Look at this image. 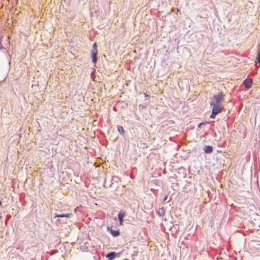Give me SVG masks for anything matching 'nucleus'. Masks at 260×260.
<instances>
[{
	"instance_id": "obj_10",
	"label": "nucleus",
	"mask_w": 260,
	"mask_h": 260,
	"mask_svg": "<svg viewBox=\"0 0 260 260\" xmlns=\"http://www.w3.org/2000/svg\"><path fill=\"white\" fill-rule=\"evenodd\" d=\"M111 234L114 236H117L120 234L119 232L118 231H112Z\"/></svg>"
},
{
	"instance_id": "obj_9",
	"label": "nucleus",
	"mask_w": 260,
	"mask_h": 260,
	"mask_svg": "<svg viewBox=\"0 0 260 260\" xmlns=\"http://www.w3.org/2000/svg\"><path fill=\"white\" fill-rule=\"evenodd\" d=\"M257 61L260 63V44L259 45L258 47V53H257Z\"/></svg>"
},
{
	"instance_id": "obj_1",
	"label": "nucleus",
	"mask_w": 260,
	"mask_h": 260,
	"mask_svg": "<svg viewBox=\"0 0 260 260\" xmlns=\"http://www.w3.org/2000/svg\"><path fill=\"white\" fill-rule=\"evenodd\" d=\"M224 100V95L222 92H219L214 95L212 99L211 105L213 106L212 114L210 118H215V116L221 112L223 106L221 103Z\"/></svg>"
},
{
	"instance_id": "obj_13",
	"label": "nucleus",
	"mask_w": 260,
	"mask_h": 260,
	"mask_svg": "<svg viewBox=\"0 0 260 260\" xmlns=\"http://www.w3.org/2000/svg\"><path fill=\"white\" fill-rule=\"evenodd\" d=\"M202 124V123H200L199 125V126H200V125Z\"/></svg>"
},
{
	"instance_id": "obj_11",
	"label": "nucleus",
	"mask_w": 260,
	"mask_h": 260,
	"mask_svg": "<svg viewBox=\"0 0 260 260\" xmlns=\"http://www.w3.org/2000/svg\"><path fill=\"white\" fill-rule=\"evenodd\" d=\"M93 47L94 48V51H95L96 50H97V48H96V43H94L93 45Z\"/></svg>"
},
{
	"instance_id": "obj_8",
	"label": "nucleus",
	"mask_w": 260,
	"mask_h": 260,
	"mask_svg": "<svg viewBox=\"0 0 260 260\" xmlns=\"http://www.w3.org/2000/svg\"><path fill=\"white\" fill-rule=\"evenodd\" d=\"M117 130L122 135L124 134V130L123 129V127L121 126H117Z\"/></svg>"
},
{
	"instance_id": "obj_12",
	"label": "nucleus",
	"mask_w": 260,
	"mask_h": 260,
	"mask_svg": "<svg viewBox=\"0 0 260 260\" xmlns=\"http://www.w3.org/2000/svg\"><path fill=\"white\" fill-rule=\"evenodd\" d=\"M168 195L166 196V197H165L164 198V199L163 201H166V200H167V199H168Z\"/></svg>"
},
{
	"instance_id": "obj_4",
	"label": "nucleus",
	"mask_w": 260,
	"mask_h": 260,
	"mask_svg": "<svg viewBox=\"0 0 260 260\" xmlns=\"http://www.w3.org/2000/svg\"><path fill=\"white\" fill-rule=\"evenodd\" d=\"M97 54H98V50H96L95 51H92L91 53L92 61L94 63H95L97 61V59H96Z\"/></svg>"
},
{
	"instance_id": "obj_14",
	"label": "nucleus",
	"mask_w": 260,
	"mask_h": 260,
	"mask_svg": "<svg viewBox=\"0 0 260 260\" xmlns=\"http://www.w3.org/2000/svg\"><path fill=\"white\" fill-rule=\"evenodd\" d=\"M1 204H2V202L0 201V206L1 205Z\"/></svg>"
},
{
	"instance_id": "obj_2",
	"label": "nucleus",
	"mask_w": 260,
	"mask_h": 260,
	"mask_svg": "<svg viewBox=\"0 0 260 260\" xmlns=\"http://www.w3.org/2000/svg\"><path fill=\"white\" fill-rule=\"evenodd\" d=\"M125 215L124 212H120L118 215V220L119 221L120 225H122L123 224V219Z\"/></svg>"
},
{
	"instance_id": "obj_6",
	"label": "nucleus",
	"mask_w": 260,
	"mask_h": 260,
	"mask_svg": "<svg viewBox=\"0 0 260 260\" xmlns=\"http://www.w3.org/2000/svg\"><path fill=\"white\" fill-rule=\"evenodd\" d=\"M116 255L115 252H110L107 254L106 257L109 258V260H112Z\"/></svg>"
},
{
	"instance_id": "obj_3",
	"label": "nucleus",
	"mask_w": 260,
	"mask_h": 260,
	"mask_svg": "<svg viewBox=\"0 0 260 260\" xmlns=\"http://www.w3.org/2000/svg\"><path fill=\"white\" fill-rule=\"evenodd\" d=\"M244 84L247 88L249 89L251 87V85L252 84V81L251 79H246V80H244Z\"/></svg>"
},
{
	"instance_id": "obj_5",
	"label": "nucleus",
	"mask_w": 260,
	"mask_h": 260,
	"mask_svg": "<svg viewBox=\"0 0 260 260\" xmlns=\"http://www.w3.org/2000/svg\"><path fill=\"white\" fill-rule=\"evenodd\" d=\"M204 150L206 153H211L213 151V148L211 146H206L205 147Z\"/></svg>"
},
{
	"instance_id": "obj_7",
	"label": "nucleus",
	"mask_w": 260,
	"mask_h": 260,
	"mask_svg": "<svg viewBox=\"0 0 260 260\" xmlns=\"http://www.w3.org/2000/svg\"><path fill=\"white\" fill-rule=\"evenodd\" d=\"M71 216V214H69V213H68V214H55V218L56 217H61V218H63V217H66V218H69Z\"/></svg>"
}]
</instances>
